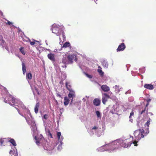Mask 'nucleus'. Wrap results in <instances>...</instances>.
<instances>
[{
    "label": "nucleus",
    "mask_w": 156,
    "mask_h": 156,
    "mask_svg": "<svg viewBox=\"0 0 156 156\" xmlns=\"http://www.w3.org/2000/svg\"><path fill=\"white\" fill-rule=\"evenodd\" d=\"M12 96L11 95H9L7 96L6 98L5 99V100L6 101H5L6 103H8L12 106L13 105L11 104L10 103V102H9V101H11V99H12Z\"/></svg>",
    "instance_id": "13"
},
{
    "label": "nucleus",
    "mask_w": 156,
    "mask_h": 156,
    "mask_svg": "<svg viewBox=\"0 0 156 156\" xmlns=\"http://www.w3.org/2000/svg\"><path fill=\"white\" fill-rule=\"evenodd\" d=\"M27 113L30 114V111L29 110H27Z\"/></svg>",
    "instance_id": "47"
},
{
    "label": "nucleus",
    "mask_w": 156,
    "mask_h": 156,
    "mask_svg": "<svg viewBox=\"0 0 156 156\" xmlns=\"http://www.w3.org/2000/svg\"><path fill=\"white\" fill-rule=\"evenodd\" d=\"M120 140H118L113 142L110 145L112 147L113 151L116 149L120 147Z\"/></svg>",
    "instance_id": "2"
},
{
    "label": "nucleus",
    "mask_w": 156,
    "mask_h": 156,
    "mask_svg": "<svg viewBox=\"0 0 156 156\" xmlns=\"http://www.w3.org/2000/svg\"><path fill=\"white\" fill-rule=\"evenodd\" d=\"M61 134V133L60 132H58L57 133V136L58 137V140H59L60 139Z\"/></svg>",
    "instance_id": "34"
},
{
    "label": "nucleus",
    "mask_w": 156,
    "mask_h": 156,
    "mask_svg": "<svg viewBox=\"0 0 156 156\" xmlns=\"http://www.w3.org/2000/svg\"><path fill=\"white\" fill-rule=\"evenodd\" d=\"M98 129V127L96 126H94V127H93L92 128V129Z\"/></svg>",
    "instance_id": "42"
},
{
    "label": "nucleus",
    "mask_w": 156,
    "mask_h": 156,
    "mask_svg": "<svg viewBox=\"0 0 156 156\" xmlns=\"http://www.w3.org/2000/svg\"><path fill=\"white\" fill-rule=\"evenodd\" d=\"M17 110L19 113L20 115H21V116H23L24 117L25 119H26V121H27L28 122V120H27V118L25 116H23V115H22L20 113V110L19 109H18V108H15Z\"/></svg>",
    "instance_id": "30"
},
{
    "label": "nucleus",
    "mask_w": 156,
    "mask_h": 156,
    "mask_svg": "<svg viewBox=\"0 0 156 156\" xmlns=\"http://www.w3.org/2000/svg\"><path fill=\"white\" fill-rule=\"evenodd\" d=\"M149 114H150L151 115H153V113H151V112H149Z\"/></svg>",
    "instance_id": "49"
},
{
    "label": "nucleus",
    "mask_w": 156,
    "mask_h": 156,
    "mask_svg": "<svg viewBox=\"0 0 156 156\" xmlns=\"http://www.w3.org/2000/svg\"><path fill=\"white\" fill-rule=\"evenodd\" d=\"M151 121V119L149 118V120L147 121V122L145 125H146L148 127H149L150 124V122Z\"/></svg>",
    "instance_id": "31"
},
{
    "label": "nucleus",
    "mask_w": 156,
    "mask_h": 156,
    "mask_svg": "<svg viewBox=\"0 0 156 156\" xmlns=\"http://www.w3.org/2000/svg\"><path fill=\"white\" fill-rule=\"evenodd\" d=\"M44 149H45L47 150V151H51L52 150L54 149V147H51V148H49V147H46V148H45V147L44 148Z\"/></svg>",
    "instance_id": "33"
},
{
    "label": "nucleus",
    "mask_w": 156,
    "mask_h": 156,
    "mask_svg": "<svg viewBox=\"0 0 156 156\" xmlns=\"http://www.w3.org/2000/svg\"><path fill=\"white\" fill-rule=\"evenodd\" d=\"M144 87L145 88L151 90L154 89V87L151 84H145L144 85Z\"/></svg>",
    "instance_id": "11"
},
{
    "label": "nucleus",
    "mask_w": 156,
    "mask_h": 156,
    "mask_svg": "<svg viewBox=\"0 0 156 156\" xmlns=\"http://www.w3.org/2000/svg\"><path fill=\"white\" fill-rule=\"evenodd\" d=\"M94 1L96 3H97L96 2L97 1V0H94Z\"/></svg>",
    "instance_id": "50"
},
{
    "label": "nucleus",
    "mask_w": 156,
    "mask_h": 156,
    "mask_svg": "<svg viewBox=\"0 0 156 156\" xmlns=\"http://www.w3.org/2000/svg\"><path fill=\"white\" fill-rule=\"evenodd\" d=\"M139 132V133L138 134V140H140L141 138L144 137V130L143 129H140L138 130H136L135 131V132Z\"/></svg>",
    "instance_id": "4"
},
{
    "label": "nucleus",
    "mask_w": 156,
    "mask_h": 156,
    "mask_svg": "<svg viewBox=\"0 0 156 156\" xmlns=\"http://www.w3.org/2000/svg\"><path fill=\"white\" fill-rule=\"evenodd\" d=\"M12 151L13 152V151H12V150H11V151H10V153H11V152H12Z\"/></svg>",
    "instance_id": "53"
},
{
    "label": "nucleus",
    "mask_w": 156,
    "mask_h": 156,
    "mask_svg": "<svg viewBox=\"0 0 156 156\" xmlns=\"http://www.w3.org/2000/svg\"><path fill=\"white\" fill-rule=\"evenodd\" d=\"M32 74L31 73H28L27 74V77L29 80H31L32 79Z\"/></svg>",
    "instance_id": "29"
},
{
    "label": "nucleus",
    "mask_w": 156,
    "mask_h": 156,
    "mask_svg": "<svg viewBox=\"0 0 156 156\" xmlns=\"http://www.w3.org/2000/svg\"><path fill=\"white\" fill-rule=\"evenodd\" d=\"M93 103L95 106H98L100 105L101 100L98 98H95L94 100Z\"/></svg>",
    "instance_id": "10"
},
{
    "label": "nucleus",
    "mask_w": 156,
    "mask_h": 156,
    "mask_svg": "<svg viewBox=\"0 0 156 156\" xmlns=\"http://www.w3.org/2000/svg\"><path fill=\"white\" fill-rule=\"evenodd\" d=\"M149 103H147V104L145 106V108H146L149 105Z\"/></svg>",
    "instance_id": "46"
},
{
    "label": "nucleus",
    "mask_w": 156,
    "mask_h": 156,
    "mask_svg": "<svg viewBox=\"0 0 156 156\" xmlns=\"http://www.w3.org/2000/svg\"><path fill=\"white\" fill-rule=\"evenodd\" d=\"M67 58L68 61V64H72L74 61L76 62L77 61V58L76 55L75 54L67 55Z\"/></svg>",
    "instance_id": "1"
},
{
    "label": "nucleus",
    "mask_w": 156,
    "mask_h": 156,
    "mask_svg": "<svg viewBox=\"0 0 156 156\" xmlns=\"http://www.w3.org/2000/svg\"><path fill=\"white\" fill-rule=\"evenodd\" d=\"M7 24H8L9 25H10L12 24V23L9 21H7Z\"/></svg>",
    "instance_id": "41"
},
{
    "label": "nucleus",
    "mask_w": 156,
    "mask_h": 156,
    "mask_svg": "<svg viewBox=\"0 0 156 156\" xmlns=\"http://www.w3.org/2000/svg\"><path fill=\"white\" fill-rule=\"evenodd\" d=\"M48 58L52 61L55 62V55L52 53H49L48 55Z\"/></svg>",
    "instance_id": "9"
},
{
    "label": "nucleus",
    "mask_w": 156,
    "mask_h": 156,
    "mask_svg": "<svg viewBox=\"0 0 156 156\" xmlns=\"http://www.w3.org/2000/svg\"><path fill=\"white\" fill-rule=\"evenodd\" d=\"M112 149H112V148H111V149H112V150H111V151H110V152H111V151H113L112 150Z\"/></svg>",
    "instance_id": "52"
},
{
    "label": "nucleus",
    "mask_w": 156,
    "mask_h": 156,
    "mask_svg": "<svg viewBox=\"0 0 156 156\" xmlns=\"http://www.w3.org/2000/svg\"><path fill=\"white\" fill-rule=\"evenodd\" d=\"M69 83H68L67 82H66V88L69 91L73 90L71 88V86L68 84Z\"/></svg>",
    "instance_id": "20"
},
{
    "label": "nucleus",
    "mask_w": 156,
    "mask_h": 156,
    "mask_svg": "<svg viewBox=\"0 0 156 156\" xmlns=\"http://www.w3.org/2000/svg\"><path fill=\"white\" fill-rule=\"evenodd\" d=\"M67 47H69L70 48H71L70 44L69 42H66L62 46V48H66Z\"/></svg>",
    "instance_id": "17"
},
{
    "label": "nucleus",
    "mask_w": 156,
    "mask_h": 156,
    "mask_svg": "<svg viewBox=\"0 0 156 156\" xmlns=\"http://www.w3.org/2000/svg\"><path fill=\"white\" fill-rule=\"evenodd\" d=\"M102 64L103 66L107 67H108V63L104 60L102 62Z\"/></svg>",
    "instance_id": "27"
},
{
    "label": "nucleus",
    "mask_w": 156,
    "mask_h": 156,
    "mask_svg": "<svg viewBox=\"0 0 156 156\" xmlns=\"http://www.w3.org/2000/svg\"><path fill=\"white\" fill-rule=\"evenodd\" d=\"M101 89L104 91L108 92L110 90L109 87L106 85H103L101 86Z\"/></svg>",
    "instance_id": "8"
},
{
    "label": "nucleus",
    "mask_w": 156,
    "mask_h": 156,
    "mask_svg": "<svg viewBox=\"0 0 156 156\" xmlns=\"http://www.w3.org/2000/svg\"><path fill=\"white\" fill-rule=\"evenodd\" d=\"M148 108H147V110H148Z\"/></svg>",
    "instance_id": "54"
},
{
    "label": "nucleus",
    "mask_w": 156,
    "mask_h": 156,
    "mask_svg": "<svg viewBox=\"0 0 156 156\" xmlns=\"http://www.w3.org/2000/svg\"><path fill=\"white\" fill-rule=\"evenodd\" d=\"M73 101V98H72V99H71V102L70 103L71 104H72V103Z\"/></svg>",
    "instance_id": "45"
},
{
    "label": "nucleus",
    "mask_w": 156,
    "mask_h": 156,
    "mask_svg": "<svg viewBox=\"0 0 156 156\" xmlns=\"http://www.w3.org/2000/svg\"><path fill=\"white\" fill-rule=\"evenodd\" d=\"M9 142L14 146H16V143L15 140L13 139H11L9 140Z\"/></svg>",
    "instance_id": "26"
},
{
    "label": "nucleus",
    "mask_w": 156,
    "mask_h": 156,
    "mask_svg": "<svg viewBox=\"0 0 156 156\" xmlns=\"http://www.w3.org/2000/svg\"><path fill=\"white\" fill-rule=\"evenodd\" d=\"M151 100L150 99H147V102L149 103V102L151 101Z\"/></svg>",
    "instance_id": "43"
},
{
    "label": "nucleus",
    "mask_w": 156,
    "mask_h": 156,
    "mask_svg": "<svg viewBox=\"0 0 156 156\" xmlns=\"http://www.w3.org/2000/svg\"><path fill=\"white\" fill-rule=\"evenodd\" d=\"M103 97L102 98V101L103 104L105 105L110 96L107 93H104L102 94Z\"/></svg>",
    "instance_id": "5"
},
{
    "label": "nucleus",
    "mask_w": 156,
    "mask_h": 156,
    "mask_svg": "<svg viewBox=\"0 0 156 156\" xmlns=\"http://www.w3.org/2000/svg\"><path fill=\"white\" fill-rule=\"evenodd\" d=\"M51 30L52 33L54 34L58 33V32L59 28L55 26V25H53L52 27Z\"/></svg>",
    "instance_id": "12"
},
{
    "label": "nucleus",
    "mask_w": 156,
    "mask_h": 156,
    "mask_svg": "<svg viewBox=\"0 0 156 156\" xmlns=\"http://www.w3.org/2000/svg\"><path fill=\"white\" fill-rule=\"evenodd\" d=\"M98 72L99 73V75L101 77L104 76V72H103L102 70V68L100 66L98 67Z\"/></svg>",
    "instance_id": "15"
},
{
    "label": "nucleus",
    "mask_w": 156,
    "mask_h": 156,
    "mask_svg": "<svg viewBox=\"0 0 156 156\" xmlns=\"http://www.w3.org/2000/svg\"><path fill=\"white\" fill-rule=\"evenodd\" d=\"M86 75L87 76V77H88L89 78H92V76L91 75H89V74H86Z\"/></svg>",
    "instance_id": "36"
},
{
    "label": "nucleus",
    "mask_w": 156,
    "mask_h": 156,
    "mask_svg": "<svg viewBox=\"0 0 156 156\" xmlns=\"http://www.w3.org/2000/svg\"><path fill=\"white\" fill-rule=\"evenodd\" d=\"M69 91L70 92L68 94V96L69 98H73V97L75 96V92L73 90H71Z\"/></svg>",
    "instance_id": "18"
},
{
    "label": "nucleus",
    "mask_w": 156,
    "mask_h": 156,
    "mask_svg": "<svg viewBox=\"0 0 156 156\" xmlns=\"http://www.w3.org/2000/svg\"><path fill=\"white\" fill-rule=\"evenodd\" d=\"M35 42H34V41L30 42V44L32 45H34L35 44Z\"/></svg>",
    "instance_id": "40"
},
{
    "label": "nucleus",
    "mask_w": 156,
    "mask_h": 156,
    "mask_svg": "<svg viewBox=\"0 0 156 156\" xmlns=\"http://www.w3.org/2000/svg\"><path fill=\"white\" fill-rule=\"evenodd\" d=\"M19 106L21 107L23 109H26V106L24 105L23 103L19 101L18 103Z\"/></svg>",
    "instance_id": "19"
},
{
    "label": "nucleus",
    "mask_w": 156,
    "mask_h": 156,
    "mask_svg": "<svg viewBox=\"0 0 156 156\" xmlns=\"http://www.w3.org/2000/svg\"><path fill=\"white\" fill-rule=\"evenodd\" d=\"M146 111V108H145L144 110H143L140 113V114L142 115L143 113H144L145 112V111Z\"/></svg>",
    "instance_id": "37"
},
{
    "label": "nucleus",
    "mask_w": 156,
    "mask_h": 156,
    "mask_svg": "<svg viewBox=\"0 0 156 156\" xmlns=\"http://www.w3.org/2000/svg\"><path fill=\"white\" fill-rule=\"evenodd\" d=\"M57 96H59L60 97H61V95L59 94H57Z\"/></svg>",
    "instance_id": "48"
},
{
    "label": "nucleus",
    "mask_w": 156,
    "mask_h": 156,
    "mask_svg": "<svg viewBox=\"0 0 156 156\" xmlns=\"http://www.w3.org/2000/svg\"><path fill=\"white\" fill-rule=\"evenodd\" d=\"M40 107V103L39 102L37 103L34 108V112L36 114H37L38 111V109Z\"/></svg>",
    "instance_id": "14"
},
{
    "label": "nucleus",
    "mask_w": 156,
    "mask_h": 156,
    "mask_svg": "<svg viewBox=\"0 0 156 156\" xmlns=\"http://www.w3.org/2000/svg\"><path fill=\"white\" fill-rule=\"evenodd\" d=\"M67 55L65 54L63 55V57L62 58V63L65 65V67H66V64H68V61L67 58Z\"/></svg>",
    "instance_id": "7"
},
{
    "label": "nucleus",
    "mask_w": 156,
    "mask_h": 156,
    "mask_svg": "<svg viewBox=\"0 0 156 156\" xmlns=\"http://www.w3.org/2000/svg\"><path fill=\"white\" fill-rule=\"evenodd\" d=\"M20 52L24 55H25L26 53L25 51L24 48L23 47H21L20 48Z\"/></svg>",
    "instance_id": "28"
},
{
    "label": "nucleus",
    "mask_w": 156,
    "mask_h": 156,
    "mask_svg": "<svg viewBox=\"0 0 156 156\" xmlns=\"http://www.w3.org/2000/svg\"><path fill=\"white\" fill-rule=\"evenodd\" d=\"M49 135H50V137L51 138H52V135L50 133V132H49Z\"/></svg>",
    "instance_id": "44"
},
{
    "label": "nucleus",
    "mask_w": 156,
    "mask_h": 156,
    "mask_svg": "<svg viewBox=\"0 0 156 156\" xmlns=\"http://www.w3.org/2000/svg\"><path fill=\"white\" fill-rule=\"evenodd\" d=\"M69 100L68 98L66 96L64 97V104L65 106L69 104Z\"/></svg>",
    "instance_id": "16"
},
{
    "label": "nucleus",
    "mask_w": 156,
    "mask_h": 156,
    "mask_svg": "<svg viewBox=\"0 0 156 156\" xmlns=\"http://www.w3.org/2000/svg\"><path fill=\"white\" fill-rule=\"evenodd\" d=\"M34 139L36 140V143L37 145H39L40 143V141L41 139L37 137L36 136H35Z\"/></svg>",
    "instance_id": "23"
},
{
    "label": "nucleus",
    "mask_w": 156,
    "mask_h": 156,
    "mask_svg": "<svg viewBox=\"0 0 156 156\" xmlns=\"http://www.w3.org/2000/svg\"><path fill=\"white\" fill-rule=\"evenodd\" d=\"M11 101L14 104L16 103L18 104L20 101H19L17 99L12 97L11 99Z\"/></svg>",
    "instance_id": "21"
},
{
    "label": "nucleus",
    "mask_w": 156,
    "mask_h": 156,
    "mask_svg": "<svg viewBox=\"0 0 156 156\" xmlns=\"http://www.w3.org/2000/svg\"><path fill=\"white\" fill-rule=\"evenodd\" d=\"M112 149H112V148H111V149H112V150H111V151H110V152H111V151H113L112 150Z\"/></svg>",
    "instance_id": "51"
},
{
    "label": "nucleus",
    "mask_w": 156,
    "mask_h": 156,
    "mask_svg": "<svg viewBox=\"0 0 156 156\" xmlns=\"http://www.w3.org/2000/svg\"><path fill=\"white\" fill-rule=\"evenodd\" d=\"M5 43V41L3 39V37L2 35H0V45L1 44L3 46V44Z\"/></svg>",
    "instance_id": "22"
},
{
    "label": "nucleus",
    "mask_w": 156,
    "mask_h": 156,
    "mask_svg": "<svg viewBox=\"0 0 156 156\" xmlns=\"http://www.w3.org/2000/svg\"><path fill=\"white\" fill-rule=\"evenodd\" d=\"M22 70L23 72V73L24 74L26 72V68L25 66V65L24 63H22Z\"/></svg>",
    "instance_id": "24"
},
{
    "label": "nucleus",
    "mask_w": 156,
    "mask_h": 156,
    "mask_svg": "<svg viewBox=\"0 0 156 156\" xmlns=\"http://www.w3.org/2000/svg\"><path fill=\"white\" fill-rule=\"evenodd\" d=\"M134 114V113L133 111H132L130 113V116H129V119H130V121H131V122H132L133 121V119H132L131 117L132 116H133Z\"/></svg>",
    "instance_id": "25"
},
{
    "label": "nucleus",
    "mask_w": 156,
    "mask_h": 156,
    "mask_svg": "<svg viewBox=\"0 0 156 156\" xmlns=\"http://www.w3.org/2000/svg\"><path fill=\"white\" fill-rule=\"evenodd\" d=\"M133 143L134 144V145L135 146H137V142L136 141H134L133 142Z\"/></svg>",
    "instance_id": "38"
},
{
    "label": "nucleus",
    "mask_w": 156,
    "mask_h": 156,
    "mask_svg": "<svg viewBox=\"0 0 156 156\" xmlns=\"http://www.w3.org/2000/svg\"><path fill=\"white\" fill-rule=\"evenodd\" d=\"M129 139H126L124 140H120V141H119V142H120V147L126 148L129 146H130L131 143L129 142Z\"/></svg>",
    "instance_id": "3"
},
{
    "label": "nucleus",
    "mask_w": 156,
    "mask_h": 156,
    "mask_svg": "<svg viewBox=\"0 0 156 156\" xmlns=\"http://www.w3.org/2000/svg\"><path fill=\"white\" fill-rule=\"evenodd\" d=\"M96 114L97 115V116L98 118H101V115L100 114V112L99 111H97L96 112Z\"/></svg>",
    "instance_id": "32"
},
{
    "label": "nucleus",
    "mask_w": 156,
    "mask_h": 156,
    "mask_svg": "<svg viewBox=\"0 0 156 156\" xmlns=\"http://www.w3.org/2000/svg\"><path fill=\"white\" fill-rule=\"evenodd\" d=\"M4 140H2L0 141V142L2 145H3V144H4Z\"/></svg>",
    "instance_id": "39"
},
{
    "label": "nucleus",
    "mask_w": 156,
    "mask_h": 156,
    "mask_svg": "<svg viewBox=\"0 0 156 156\" xmlns=\"http://www.w3.org/2000/svg\"><path fill=\"white\" fill-rule=\"evenodd\" d=\"M44 118L45 119H47L48 118V115L47 114H45L43 116Z\"/></svg>",
    "instance_id": "35"
},
{
    "label": "nucleus",
    "mask_w": 156,
    "mask_h": 156,
    "mask_svg": "<svg viewBox=\"0 0 156 156\" xmlns=\"http://www.w3.org/2000/svg\"><path fill=\"white\" fill-rule=\"evenodd\" d=\"M126 45L124 43H122L119 45L116 50L117 52L123 51L126 48Z\"/></svg>",
    "instance_id": "6"
}]
</instances>
